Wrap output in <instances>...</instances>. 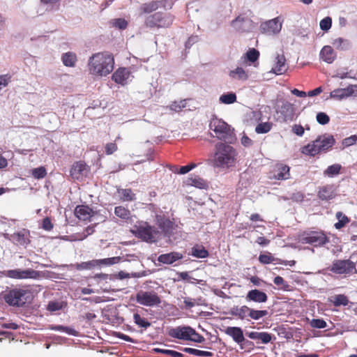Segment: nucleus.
I'll use <instances>...</instances> for the list:
<instances>
[{"label": "nucleus", "instance_id": "obj_1", "mask_svg": "<svg viewBox=\"0 0 357 357\" xmlns=\"http://www.w3.org/2000/svg\"><path fill=\"white\" fill-rule=\"evenodd\" d=\"M238 158V152L231 145L218 142L215 145L214 152L208 163L214 168L227 170L235 167Z\"/></svg>", "mask_w": 357, "mask_h": 357}, {"label": "nucleus", "instance_id": "obj_2", "mask_svg": "<svg viewBox=\"0 0 357 357\" xmlns=\"http://www.w3.org/2000/svg\"><path fill=\"white\" fill-rule=\"evenodd\" d=\"M114 59L112 54L103 52L93 54L89 59V74L94 77H105L112 72Z\"/></svg>", "mask_w": 357, "mask_h": 357}, {"label": "nucleus", "instance_id": "obj_3", "mask_svg": "<svg viewBox=\"0 0 357 357\" xmlns=\"http://www.w3.org/2000/svg\"><path fill=\"white\" fill-rule=\"evenodd\" d=\"M335 143L333 136L329 134L319 135L314 140L303 146L301 152L306 155L314 157L322 153H326Z\"/></svg>", "mask_w": 357, "mask_h": 357}, {"label": "nucleus", "instance_id": "obj_4", "mask_svg": "<svg viewBox=\"0 0 357 357\" xmlns=\"http://www.w3.org/2000/svg\"><path fill=\"white\" fill-rule=\"evenodd\" d=\"M168 335L173 338L197 343H202L205 341L204 336L197 333L192 327L187 326L170 328Z\"/></svg>", "mask_w": 357, "mask_h": 357}, {"label": "nucleus", "instance_id": "obj_5", "mask_svg": "<svg viewBox=\"0 0 357 357\" xmlns=\"http://www.w3.org/2000/svg\"><path fill=\"white\" fill-rule=\"evenodd\" d=\"M174 21V17L169 13L156 12L147 16L144 25L149 29H162L169 27Z\"/></svg>", "mask_w": 357, "mask_h": 357}, {"label": "nucleus", "instance_id": "obj_6", "mask_svg": "<svg viewBox=\"0 0 357 357\" xmlns=\"http://www.w3.org/2000/svg\"><path fill=\"white\" fill-rule=\"evenodd\" d=\"M31 291L23 289H13L3 294L6 303L12 306H23L29 299Z\"/></svg>", "mask_w": 357, "mask_h": 357}, {"label": "nucleus", "instance_id": "obj_7", "mask_svg": "<svg viewBox=\"0 0 357 357\" xmlns=\"http://www.w3.org/2000/svg\"><path fill=\"white\" fill-rule=\"evenodd\" d=\"M299 241L304 244L321 247L329 242V238L322 231H306L299 236Z\"/></svg>", "mask_w": 357, "mask_h": 357}, {"label": "nucleus", "instance_id": "obj_8", "mask_svg": "<svg viewBox=\"0 0 357 357\" xmlns=\"http://www.w3.org/2000/svg\"><path fill=\"white\" fill-rule=\"evenodd\" d=\"M209 128L215 132V137L220 140L229 139L233 135L231 126L220 119H212L209 123Z\"/></svg>", "mask_w": 357, "mask_h": 357}, {"label": "nucleus", "instance_id": "obj_9", "mask_svg": "<svg viewBox=\"0 0 357 357\" xmlns=\"http://www.w3.org/2000/svg\"><path fill=\"white\" fill-rule=\"evenodd\" d=\"M330 271L335 274L344 275V276L357 273L356 264L350 259L335 260L330 268Z\"/></svg>", "mask_w": 357, "mask_h": 357}, {"label": "nucleus", "instance_id": "obj_10", "mask_svg": "<svg viewBox=\"0 0 357 357\" xmlns=\"http://www.w3.org/2000/svg\"><path fill=\"white\" fill-rule=\"evenodd\" d=\"M135 299L137 303L148 307L158 306L161 303L160 296L154 291H139Z\"/></svg>", "mask_w": 357, "mask_h": 357}, {"label": "nucleus", "instance_id": "obj_11", "mask_svg": "<svg viewBox=\"0 0 357 357\" xmlns=\"http://www.w3.org/2000/svg\"><path fill=\"white\" fill-rule=\"evenodd\" d=\"M0 273L3 276L15 280L37 279L40 277L39 271L32 268L7 270L1 271Z\"/></svg>", "mask_w": 357, "mask_h": 357}, {"label": "nucleus", "instance_id": "obj_12", "mask_svg": "<svg viewBox=\"0 0 357 357\" xmlns=\"http://www.w3.org/2000/svg\"><path fill=\"white\" fill-rule=\"evenodd\" d=\"M351 96L357 97V84H349L346 88L336 89L330 93L331 98L337 100H341Z\"/></svg>", "mask_w": 357, "mask_h": 357}, {"label": "nucleus", "instance_id": "obj_13", "mask_svg": "<svg viewBox=\"0 0 357 357\" xmlns=\"http://www.w3.org/2000/svg\"><path fill=\"white\" fill-rule=\"evenodd\" d=\"M282 21L280 17L262 23L260 26V30L262 33L267 35H273L278 33L282 29Z\"/></svg>", "mask_w": 357, "mask_h": 357}, {"label": "nucleus", "instance_id": "obj_14", "mask_svg": "<svg viewBox=\"0 0 357 357\" xmlns=\"http://www.w3.org/2000/svg\"><path fill=\"white\" fill-rule=\"evenodd\" d=\"M120 261L119 257H114L110 258H105L102 259L92 260L87 262H82L77 264V267L78 269H90L91 268L96 266L105 265L109 266L119 263Z\"/></svg>", "mask_w": 357, "mask_h": 357}, {"label": "nucleus", "instance_id": "obj_15", "mask_svg": "<svg viewBox=\"0 0 357 357\" xmlns=\"http://www.w3.org/2000/svg\"><path fill=\"white\" fill-rule=\"evenodd\" d=\"M231 26L237 32H248L252 29V21L248 17L239 15L231 21Z\"/></svg>", "mask_w": 357, "mask_h": 357}, {"label": "nucleus", "instance_id": "obj_16", "mask_svg": "<svg viewBox=\"0 0 357 357\" xmlns=\"http://www.w3.org/2000/svg\"><path fill=\"white\" fill-rule=\"evenodd\" d=\"M157 229L149 225L139 226L137 229V236L146 242L155 241Z\"/></svg>", "mask_w": 357, "mask_h": 357}, {"label": "nucleus", "instance_id": "obj_17", "mask_svg": "<svg viewBox=\"0 0 357 357\" xmlns=\"http://www.w3.org/2000/svg\"><path fill=\"white\" fill-rule=\"evenodd\" d=\"M89 172L86 164L83 161L75 162L70 171V176L75 180H81L86 176Z\"/></svg>", "mask_w": 357, "mask_h": 357}, {"label": "nucleus", "instance_id": "obj_18", "mask_svg": "<svg viewBox=\"0 0 357 357\" xmlns=\"http://www.w3.org/2000/svg\"><path fill=\"white\" fill-rule=\"evenodd\" d=\"M224 332L226 335L231 337L233 340L238 344L242 349H244L242 343L244 342L245 337L241 328L236 326H228L224 330Z\"/></svg>", "mask_w": 357, "mask_h": 357}, {"label": "nucleus", "instance_id": "obj_19", "mask_svg": "<svg viewBox=\"0 0 357 357\" xmlns=\"http://www.w3.org/2000/svg\"><path fill=\"white\" fill-rule=\"evenodd\" d=\"M168 0L151 1L144 3L139 8L141 14H150L160 8H165Z\"/></svg>", "mask_w": 357, "mask_h": 357}, {"label": "nucleus", "instance_id": "obj_20", "mask_svg": "<svg viewBox=\"0 0 357 357\" xmlns=\"http://www.w3.org/2000/svg\"><path fill=\"white\" fill-rule=\"evenodd\" d=\"M93 214V209L86 205H78L75 209V215L80 220L89 221Z\"/></svg>", "mask_w": 357, "mask_h": 357}, {"label": "nucleus", "instance_id": "obj_21", "mask_svg": "<svg viewBox=\"0 0 357 357\" xmlns=\"http://www.w3.org/2000/svg\"><path fill=\"white\" fill-rule=\"evenodd\" d=\"M131 74L127 68H119L112 75V80L119 84L125 85Z\"/></svg>", "mask_w": 357, "mask_h": 357}, {"label": "nucleus", "instance_id": "obj_22", "mask_svg": "<svg viewBox=\"0 0 357 357\" xmlns=\"http://www.w3.org/2000/svg\"><path fill=\"white\" fill-rule=\"evenodd\" d=\"M317 197L323 201L333 199L335 197V188L333 185H326L319 188Z\"/></svg>", "mask_w": 357, "mask_h": 357}, {"label": "nucleus", "instance_id": "obj_23", "mask_svg": "<svg viewBox=\"0 0 357 357\" xmlns=\"http://www.w3.org/2000/svg\"><path fill=\"white\" fill-rule=\"evenodd\" d=\"M247 301H253L255 303H266L268 301V296L262 291L255 289L249 291L245 296Z\"/></svg>", "mask_w": 357, "mask_h": 357}, {"label": "nucleus", "instance_id": "obj_24", "mask_svg": "<svg viewBox=\"0 0 357 357\" xmlns=\"http://www.w3.org/2000/svg\"><path fill=\"white\" fill-rule=\"evenodd\" d=\"M183 257V255L180 252H172L159 255L158 261L164 264H172L175 261L181 259Z\"/></svg>", "mask_w": 357, "mask_h": 357}, {"label": "nucleus", "instance_id": "obj_25", "mask_svg": "<svg viewBox=\"0 0 357 357\" xmlns=\"http://www.w3.org/2000/svg\"><path fill=\"white\" fill-rule=\"evenodd\" d=\"M251 307L247 305H242L241 307L234 306L230 310V314L234 317H236L238 319L241 320L247 319L250 320V314Z\"/></svg>", "mask_w": 357, "mask_h": 357}, {"label": "nucleus", "instance_id": "obj_26", "mask_svg": "<svg viewBox=\"0 0 357 357\" xmlns=\"http://www.w3.org/2000/svg\"><path fill=\"white\" fill-rule=\"evenodd\" d=\"M288 69V66L286 63V59L283 54H278L275 58V63L272 68L271 72L276 75H282Z\"/></svg>", "mask_w": 357, "mask_h": 357}, {"label": "nucleus", "instance_id": "obj_27", "mask_svg": "<svg viewBox=\"0 0 357 357\" xmlns=\"http://www.w3.org/2000/svg\"><path fill=\"white\" fill-rule=\"evenodd\" d=\"M13 241L17 245L26 246L30 243L29 232L24 230L23 231L14 233L11 235Z\"/></svg>", "mask_w": 357, "mask_h": 357}, {"label": "nucleus", "instance_id": "obj_28", "mask_svg": "<svg viewBox=\"0 0 357 357\" xmlns=\"http://www.w3.org/2000/svg\"><path fill=\"white\" fill-rule=\"evenodd\" d=\"M320 58L328 63H332L336 58V54L329 45L324 46L320 52Z\"/></svg>", "mask_w": 357, "mask_h": 357}, {"label": "nucleus", "instance_id": "obj_29", "mask_svg": "<svg viewBox=\"0 0 357 357\" xmlns=\"http://www.w3.org/2000/svg\"><path fill=\"white\" fill-rule=\"evenodd\" d=\"M290 167L284 164H279L276 166V174L274 178L277 180H287L290 177Z\"/></svg>", "mask_w": 357, "mask_h": 357}, {"label": "nucleus", "instance_id": "obj_30", "mask_svg": "<svg viewBox=\"0 0 357 357\" xmlns=\"http://www.w3.org/2000/svg\"><path fill=\"white\" fill-rule=\"evenodd\" d=\"M247 335L250 339L259 340L263 344H268L272 340L271 334L267 332L252 331L248 333Z\"/></svg>", "mask_w": 357, "mask_h": 357}, {"label": "nucleus", "instance_id": "obj_31", "mask_svg": "<svg viewBox=\"0 0 357 357\" xmlns=\"http://www.w3.org/2000/svg\"><path fill=\"white\" fill-rule=\"evenodd\" d=\"M229 75L234 79L245 81L248 79V73L241 67H237L236 69L229 72Z\"/></svg>", "mask_w": 357, "mask_h": 357}, {"label": "nucleus", "instance_id": "obj_32", "mask_svg": "<svg viewBox=\"0 0 357 357\" xmlns=\"http://www.w3.org/2000/svg\"><path fill=\"white\" fill-rule=\"evenodd\" d=\"M186 185L195 186L199 188H205L206 186V181L199 176H191L186 179Z\"/></svg>", "mask_w": 357, "mask_h": 357}, {"label": "nucleus", "instance_id": "obj_33", "mask_svg": "<svg viewBox=\"0 0 357 357\" xmlns=\"http://www.w3.org/2000/svg\"><path fill=\"white\" fill-rule=\"evenodd\" d=\"M117 192L122 202H132L135 200V194L130 188L118 189Z\"/></svg>", "mask_w": 357, "mask_h": 357}, {"label": "nucleus", "instance_id": "obj_34", "mask_svg": "<svg viewBox=\"0 0 357 357\" xmlns=\"http://www.w3.org/2000/svg\"><path fill=\"white\" fill-rule=\"evenodd\" d=\"M61 60L64 66L67 67H74L77 59L75 53L68 52L62 55Z\"/></svg>", "mask_w": 357, "mask_h": 357}, {"label": "nucleus", "instance_id": "obj_35", "mask_svg": "<svg viewBox=\"0 0 357 357\" xmlns=\"http://www.w3.org/2000/svg\"><path fill=\"white\" fill-rule=\"evenodd\" d=\"M191 255L197 258H206L208 256V252L204 246L196 245L192 247Z\"/></svg>", "mask_w": 357, "mask_h": 357}, {"label": "nucleus", "instance_id": "obj_36", "mask_svg": "<svg viewBox=\"0 0 357 357\" xmlns=\"http://www.w3.org/2000/svg\"><path fill=\"white\" fill-rule=\"evenodd\" d=\"M236 99L237 97L236 93L233 92H229L221 95L219 98V101L222 104L230 105L236 102Z\"/></svg>", "mask_w": 357, "mask_h": 357}, {"label": "nucleus", "instance_id": "obj_37", "mask_svg": "<svg viewBox=\"0 0 357 357\" xmlns=\"http://www.w3.org/2000/svg\"><path fill=\"white\" fill-rule=\"evenodd\" d=\"M114 213L117 217L123 220H127L130 218V211L122 206H116Z\"/></svg>", "mask_w": 357, "mask_h": 357}, {"label": "nucleus", "instance_id": "obj_38", "mask_svg": "<svg viewBox=\"0 0 357 357\" xmlns=\"http://www.w3.org/2000/svg\"><path fill=\"white\" fill-rule=\"evenodd\" d=\"M181 350L185 353H188V354H190L192 355H195V356H213L212 352L206 351H202V350L190 348V347H184V348H182Z\"/></svg>", "mask_w": 357, "mask_h": 357}, {"label": "nucleus", "instance_id": "obj_39", "mask_svg": "<svg viewBox=\"0 0 357 357\" xmlns=\"http://www.w3.org/2000/svg\"><path fill=\"white\" fill-rule=\"evenodd\" d=\"M336 218L338 219V222L335 224V227L337 229H342L349 222V218L340 211L336 213Z\"/></svg>", "mask_w": 357, "mask_h": 357}, {"label": "nucleus", "instance_id": "obj_40", "mask_svg": "<svg viewBox=\"0 0 357 357\" xmlns=\"http://www.w3.org/2000/svg\"><path fill=\"white\" fill-rule=\"evenodd\" d=\"M133 320L139 327L147 328L151 326V323L145 318H143L138 313L133 314Z\"/></svg>", "mask_w": 357, "mask_h": 357}, {"label": "nucleus", "instance_id": "obj_41", "mask_svg": "<svg viewBox=\"0 0 357 357\" xmlns=\"http://www.w3.org/2000/svg\"><path fill=\"white\" fill-rule=\"evenodd\" d=\"M342 169V166L340 164H334L330 165L327 167L326 170H324V174L326 176L329 177H333L335 175H337L340 174V170Z\"/></svg>", "mask_w": 357, "mask_h": 357}, {"label": "nucleus", "instance_id": "obj_42", "mask_svg": "<svg viewBox=\"0 0 357 357\" xmlns=\"http://www.w3.org/2000/svg\"><path fill=\"white\" fill-rule=\"evenodd\" d=\"M268 312L266 310H255L251 308L249 319L259 320L268 315Z\"/></svg>", "mask_w": 357, "mask_h": 357}, {"label": "nucleus", "instance_id": "obj_43", "mask_svg": "<svg viewBox=\"0 0 357 357\" xmlns=\"http://www.w3.org/2000/svg\"><path fill=\"white\" fill-rule=\"evenodd\" d=\"M278 258L274 257L271 252H266L265 254H261L259 256V261L262 264H269L273 262L277 263Z\"/></svg>", "mask_w": 357, "mask_h": 357}, {"label": "nucleus", "instance_id": "obj_44", "mask_svg": "<svg viewBox=\"0 0 357 357\" xmlns=\"http://www.w3.org/2000/svg\"><path fill=\"white\" fill-rule=\"evenodd\" d=\"M245 58L248 61L254 63L257 61L259 58V52L255 49L250 48L245 54Z\"/></svg>", "mask_w": 357, "mask_h": 357}, {"label": "nucleus", "instance_id": "obj_45", "mask_svg": "<svg viewBox=\"0 0 357 357\" xmlns=\"http://www.w3.org/2000/svg\"><path fill=\"white\" fill-rule=\"evenodd\" d=\"M272 126L271 122L261 123L257 126L255 131L257 133H267L271 130Z\"/></svg>", "mask_w": 357, "mask_h": 357}, {"label": "nucleus", "instance_id": "obj_46", "mask_svg": "<svg viewBox=\"0 0 357 357\" xmlns=\"http://www.w3.org/2000/svg\"><path fill=\"white\" fill-rule=\"evenodd\" d=\"M333 303L335 306L347 305L349 303L348 298L344 294H339L334 297Z\"/></svg>", "mask_w": 357, "mask_h": 357}, {"label": "nucleus", "instance_id": "obj_47", "mask_svg": "<svg viewBox=\"0 0 357 357\" xmlns=\"http://www.w3.org/2000/svg\"><path fill=\"white\" fill-rule=\"evenodd\" d=\"M51 328L54 331H63V332L66 333L67 334L72 335L74 336L77 335V333H78L77 331H76L74 328H70L68 326H63L61 325L54 326L52 327Z\"/></svg>", "mask_w": 357, "mask_h": 357}, {"label": "nucleus", "instance_id": "obj_48", "mask_svg": "<svg viewBox=\"0 0 357 357\" xmlns=\"http://www.w3.org/2000/svg\"><path fill=\"white\" fill-rule=\"evenodd\" d=\"M186 107V101L185 100H181L178 102H173L169 106V109L176 112H181L183 108Z\"/></svg>", "mask_w": 357, "mask_h": 357}, {"label": "nucleus", "instance_id": "obj_49", "mask_svg": "<svg viewBox=\"0 0 357 357\" xmlns=\"http://www.w3.org/2000/svg\"><path fill=\"white\" fill-rule=\"evenodd\" d=\"M47 174L46 169L44 167H40L35 168L32 171V175L36 178H43Z\"/></svg>", "mask_w": 357, "mask_h": 357}, {"label": "nucleus", "instance_id": "obj_50", "mask_svg": "<svg viewBox=\"0 0 357 357\" xmlns=\"http://www.w3.org/2000/svg\"><path fill=\"white\" fill-rule=\"evenodd\" d=\"M310 324L314 328H324L327 326L326 322L322 319H313L310 321Z\"/></svg>", "mask_w": 357, "mask_h": 357}, {"label": "nucleus", "instance_id": "obj_51", "mask_svg": "<svg viewBox=\"0 0 357 357\" xmlns=\"http://www.w3.org/2000/svg\"><path fill=\"white\" fill-rule=\"evenodd\" d=\"M113 26L119 29L123 30L127 28L128 22L125 19L118 18V19H115L113 21Z\"/></svg>", "mask_w": 357, "mask_h": 357}, {"label": "nucleus", "instance_id": "obj_52", "mask_svg": "<svg viewBox=\"0 0 357 357\" xmlns=\"http://www.w3.org/2000/svg\"><path fill=\"white\" fill-rule=\"evenodd\" d=\"M320 28L323 31H328L330 29L332 25V20L330 17H326L321 20L320 22Z\"/></svg>", "mask_w": 357, "mask_h": 357}, {"label": "nucleus", "instance_id": "obj_53", "mask_svg": "<svg viewBox=\"0 0 357 357\" xmlns=\"http://www.w3.org/2000/svg\"><path fill=\"white\" fill-rule=\"evenodd\" d=\"M317 121L321 125H326L330 121V118L326 113L319 112L317 114Z\"/></svg>", "mask_w": 357, "mask_h": 357}, {"label": "nucleus", "instance_id": "obj_54", "mask_svg": "<svg viewBox=\"0 0 357 357\" xmlns=\"http://www.w3.org/2000/svg\"><path fill=\"white\" fill-rule=\"evenodd\" d=\"M273 282L275 284L280 286L281 289L286 290L289 284L284 281L282 277L281 276H276Z\"/></svg>", "mask_w": 357, "mask_h": 357}, {"label": "nucleus", "instance_id": "obj_55", "mask_svg": "<svg viewBox=\"0 0 357 357\" xmlns=\"http://www.w3.org/2000/svg\"><path fill=\"white\" fill-rule=\"evenodd\" d=\"M356 142H357V135H351L349 137L344 139L342 141V145L344 146L347 147V146H350L356 144Z\"/></svg>", "mask_w": 357, "mask_h": 357}, {"label": "nucleus", "instance_id": "obj_56", "mask_svg": "<svg viewBox=\"0 0 357 357\" xmlns=\"http://www.w3.org/2000/svg\"><path fill=\"white\" fill-rule=\"evenodd\" d=\"M196 167L195 163H191L190 165L182 166L179 168L178 171H174V172L180 174H185L192 170L193 168Z\"/></svg>", "mask_w": 357, "mask_h": 357}, {"label": "nucleus", "instance_id": "obj_57", "mask_svg": "<svg viewBox=\"0 0 357 357\" xmlns=\"http://www.w3.org/2000/svg\"><path fill=\"white\" fill-rule=\"evenodd\" d=\"M11 81V76L10 75H0V90L6 87Z\"/></svg>", "mask_w": 357, "mask_h": 357}, {"label": "nucleus", "instance_id": "obj_58", "mask_svg": "<svg viewBox=\"0 0 357 357\" xmlns=\"http://www.w3.org/2000/svg\"><path fill=\"white\" fill-rule=\"evenodd\" d=\"M347 41L342 38H338L333 40V45L337 48L343 50Z\"/></svg>", "mask_w": 357, "mask_h": 357}, {"label": "nucleus", "instance_id": "obj_59", "mask_svg": "<svg viewBox=\"0 0 357 357\" xmlns=\"http://www.w3.org/2000/svg\"><path fill=\"white\" fill-rule=\"evenodd\" d=\"M105 153L107 155H111L117 150V145L115 143H107L105 146Z\"/></svg>", "mask_w": 357, "mask_h": 357}, {"label": "nucleus", "instance_id": "obj_60", "mask_svg": "<svg viewBox=\"0 0 357 357\" xmlns=\"http://www.w3.org/2000/svg\"><path fill=\"white\" fill-rule=\"evenodd\" d=\"M53 224L50 218H45L43 220L42 228L46 231H51L53 229Z\"/></svg>", "mask_w": 357, "mask_h": 357}, {"label": "nucleus", "instance_id": "obj_61", "mask_svg": "<svg viewBox=\"0 0 357 357\" xmlns=\"http://www.w3.org/2000/svg\"><path fill=\"white\" fill-rule=\"evenodd\" d=\"M292 131L298 136H303L304 134V128L301 125H294L292 128Z\"/></svg>", "mask_w": 357, "mask_h": 357}, {"label": "nucleus", "instance_id": "obj_62", "mask_svg": "<svg viewBox=\"0 0 357 357\" xmlns=\"http://www.w3.org/2000/svg\"><path fill=\"white\" fill-rule=\"evenodd\" d=\"M296 262L295 260L287 261V260H283V259H281L279 258L277 260V264H282L284 266H294L296 264Z\"/></svg>", "mask_w": 357, "mask_h": 357}, {"label": "nucleus", "instance_id": "obj_63", "mask_svg": "<svg viewBox=\"0 0 357 357\" xmlns=\"http://www.w3.org/2000/svg\"><path fill=\"white\" fill-rule=\"evenodd\" d=\"M256 242L261 246H266L270 243V240L264 236H259Z\"/></svg>", "mask_w": 357, "mask_h": 357}, {"label": "nucleus", "instance_id": "obj_64", "mask_svg": "<svg viewBox=\"0 0 357 357\" xmlns=\"http://www.w3.org/2000/svg\"><path fill=\"white\" fill-rule=\"evenodd\" d=\"M241 144L244 146H250L252 144V140L250 138H249L247 135H244L241 138Z\"/></svg>", "mask_w": 357, "mask_h": 357}]
</instances>
